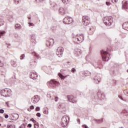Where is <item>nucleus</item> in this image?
Segmentation results:
<instances>
[{
    "instance_id": "47",
    "label": "nucleus",
    "mask_w": 128,
    "mask_h": 128,
    "mask_svg": "<svg viewBox=\"0 0 128 128\" xmlns=\"http://www.w3.org/2000/svg\"><path fill=\"white\" fill-rule=\"evenodd\" d=\"M106 4L108 6H110V2H106Z\"/></svg>"
},
{
    "instance_id": "51",
    "label": "nucleus",
    "mask_w": 128,
    "mask_h": 128,
    "mask_svg": "<svg viewBox=\"0 0 128 128\" xmlns=\"http://www.w3.org/2000/svg\"><path fill=\"white\" fill-rule=\"evenodd\" d=\"M32 54H33L34 56H36V53L34 52H32Z\"/></svg>"
},
{
    "instance_id": "26",
    "label": "nucleus",
    "mask_w": 128,
    "mask_h": 128,
    "mask_svg": "<svg viewBox=\"0 0 128 128\" xmlns=\"http://www.w3.org/2000/svg\"><path fill=\"white\" fill-rule=\"evenodd\" d=\"M6 32L4 30H0V38H2Z\"/></svg>"
},
{
    "instance_id": "60",
    "label": "nucleus",
    "mask_w": 128,
    "mask_h": 128,
    "mask_svg": "<svg viewBox=\"0 0 128 128\" xmlns=\"http://www.w3.org/2000/svg\"><path fill=\"white\" fill-rule=\"evenodd\" d=\"M95 68H98V66H94Z\"/></svg>"
},
{
    "instance_id": "57",
    "label": "nucleus",
    "mask_w": 128,
    "mask_h": 128,
    "mask_svg": "<svg viewBox=\"0 0 128 128\" xmlns=\"http://www.w3.org/2000/svg\"><path fill=\"white\" fill-rule=\"evenodd\" d=\"M28 20H31L32 18L30 16H28Z\"/></svg>"
},
{
    "instance_id": "2",
    "label": "nucleus",
    "mask_w": 128,
    "mask_h": 128,
    "mask_svg": "<svg viewBox=\"0 0 128 128\" xmlns=\"http://www.w3.org/2000/svg\"><path fill=\"white\" fill-rule=\"evenodd\" d=\"M102 58L104 62H108L110 59V54L106 51L102 50L100 51Z\"/></svg>"
},
{
    "instance_id": "1",
    "label": "nucleus",
    "mask_w": 128,
    "mask_h": 128,
    "mask_svg": "<svg viewBox=\"0 0 128 128\" xmlns=\"http://www.w3.org/2000/svg\"><path fill=\"white\" fill-rule=\"evenodd\" d=\"M60 82L54 79L51 80L47 82V85L50 88H56L60 86Z\"/></svg>"
},
{
    "instance_id": "44",
    "label": "nucleus",
    "mask_w": 128,
    "mask_h": 128,
    "mask_svg": "<svg viewBox=\"0 0 128 128\" xmlns=\"http://www.w3.org/2000/svg\"><path fill=\"white\" fill-rule=\"evenodd\" d=\"M30 26H34V24L33 23H29Z\"/></svg>"
},
{
    "instance_id": "6",
    "label": "nucleus",
    "mask_w": 128,
    "mask_h": 128,
    "mask_svg": "<svg viewBox=\"0 0 128 128\" xmlns=\"http://www.w3.org/2000/svg\"><path fill=\"white\" fill-rule=\"evenodd\" d=\"M104 22L106 26H112V17H104Z\"/></svg>"
},
{
    "instance_id": "42",
    "label": "nucleus",
    "mask_w": 128,
    "mask_h": 128,
    "mask_svg": "<svg viewBox=\"0 0 128 128\" xmlns=\"http://www.w3.org/2000/svg\"><path fill=\"white\" fill-rule=\"evenodd\" d=\"M76 68H72V70H71V72H76Z\"/></svg>"
},
{
    "instance_id": "28",
    "label": "nucleus",
    "mask_w": 128,
    "mask_h": 128,
    "mask_svg": "<svg viewBox=\"0 0 128 128\" xmlns=\"http://www.w3.org/2000/svg\"><path fill=\"white\" fill-rule=\"evenodd\" d=\"M2 60V58L0 57V68L4 66V62Z\"/></svg>"
},
{
    "instance_id": "22",
    "label": "nucleus",
    "mask_w": 128,
    "mask_h": 128,
    "mask_svg": "<svg viewBox=\"0 0 128 128\" xmlns=\"http://www.w3.org/2000/svg\"><path fill=\"white\" fill-rule=\"evenodd\" d=\"M11 64H12V66H14V68H16L18 66V62H16L14 60H11Z\"/></svg>"
},
{
    "instance_id": "15",
    "label": "nucleus",
    "mask_w": 128,
    "mask_h": 128,
    "mask_svg": "<svg viewBox=\"0 0 128 128\" xmlns=\"http://www.w3.org/2000/svg\"><path fill=\"white\" fill-rule=\"evenodd\" d=\"M36 35L32 34L31 36V42L32 44V46H36Z\"/></svg>"
},
{
    "instance_id": "36",
    "label": "nucleus",
    "mask_w": 128,
    "mask_h": 128,
    "mask_svg": "<svg viewBox=\"0 0 128 128\" xmlns=\"http://www.w3.org/2000/svg\"><path fill=\"white\" fill-rule=\"evenodd\" d=\"M36 112H40V106H36Z\"/></svg>"
},
{
    "instance_id": "19",
    "label": "nucleus",
    "mask_w": 128,
    "mask_h": 128,
    "mask_svg": "<svg viewBox=\"0 0 128 128\" xmlns=\"http://www.w3.org/2000/svg\"><path fill=\"white\" fill-rule=\"evenodd\" d=\"M18 118H20V116H18V114H14L12 116V118L13 120H18Z\"/></svg>"
},
{
    "instance_id": "9",
    "label": "nucleus",
    "mask_w": 128,
    "mask_h": 128,
    "mask_svg": "<svg viewBox=\"0 0 128 128\" xmlns=\"http://www.w3.org/2000/svg\"><path fill=\"white\" fill-rule=\"evenodd\" d=\"M73 22L72 18L68 16L66 17L63 20V22L65 24H72Z\"/></svg>"
},
{
    "instance_id": "7",
    "label": "nucleus",
    "mask_w": 128,
    "mask_h": 128,
    "mask_svg": "<svg viewBox=\"0 0 128 128\" xmlns=\"http://www.w3.org/2000/svg\"><path fill=\"white\" fill-rule=\"evenodd\" d=\"M90 22V19L88 16H83L82 18V23L84 26H88Z\"/></svg>"
},
{
    "instance_id": "21",
    "label": "nucleus",
    "mask_w": 128,
    "mask_h": 128,
    "mask_svg": "<svg viewBox=\"0 0 128 128\" xmlns=\"http://www.w3.org/2000/svg\"><path fill=\"white\" fill-rule=\"evenodd\" d=\"M90 74H91V73L88 70H86L82 72V75L85 76H90Z\"/></svg>"
},
{
    "instance_id": "59",
    "label": "nucleus",
    "mask_w": 128,
    "mask_h": 128,
    "mask_svg": "<svg viewBox=\"0 0 128 128\" xmlns=\"http://www.w3.org/2000/svg\"><path fill=\"white\" fill-rule=\"evenodd\" d=\"M90 30H92V28H89Z\"/></svg>"
},
{
    "instance_id": "17",
    "label": "nucleus",
    "mask_w": 128,
    "mask_h": 128,
    "mask_svg": "<svg viewBox=\"0 0 128 128\" xmlns=\"http://www.w3.org/2000/svg\"><path fill=\"white\" fill-rule=\"evenodd\" d=\"M38 100H40V98H38V95L34 96V97L31 99V101L33 104H36Z\"/></svg>"
},
{
    "instance_id": "54",
    "label": "nucleus",
    "mask_w": 128,
    "mask_h": 128,
    "mask_svg": "<svg viewBox=\"0 0 128 128\" xmlns=\"http://www.w3.org/2000/svg\"><path fill=\"white\" fill-rule=\"evenodd\" d=\"M83 126L84 128H88V127L86 125V124L83 125Z\"/></svg>"
},
{
    "instance_id": "48",
    "label": "nucleus",
    "mask_w": 128,
    "mask_h": 128,
    "mask_svg": "<svg viewBox=\"0 0 128 128\" xmlns=\"http://www.w3.org/2000/svg\"><path fill=\"white\" fill-rule=\"evenodd\" d=\"M51 30H56V26H52L51 27Z\"/></svg>"
},
{
    "instance_id": "55",
    "label": "nucleus",
    "mask_w": 128,
    "mask_h": 128,
    "mask_svg": "<svg viewBox=\"0 0 128 128\" xmlns=\"http://www.w3.org/2000/svg\"><path fill=\"white\" fill-rule=\"evenodd\" d=\"M68 64L69 66H70L71 64L70 62H68Z\"/></svg>"
},
{
    "instance_id": "39",
    "label": "nucleus",
    "mask_w": 128,
    "mask_h": 128,
    "mask_svg": "<svg viewBox=\"0 0 128 128\" xmlns=\"http://www.w3.org/2000/svg\"><path fill=\"white\" fill-rule=\"evenodd\" d=\"M19 128H26V124H22Z\"/></svg>"
},
{
    "instance_id": "32",
    "label": "nucleus",
    "mask_w": 128,
    "mask_h": 128,
    "mask_svg": "<svg viewBox=\"0 0 128 128\" xmlns=\"http://www.w3.org/2000/svg\"><path fill=\"white\" fill-rule=\"evenodd\" d=\"M34 128H39V125H38V122H36V123H34Z\"/></svg>"
},
{
    "instance_id": "29",
    "label": "nucleus",
    "mask_w": 128,
    "mask_h": 128,
    "mask_svg": "<svg viewBox=\"0 0 128 128\" xmlns=\"http://www.w3.org/2000/svg\"><path fill=\"white\" fill-rule=\"evenodd\" d=\"M94 120L97 122V124H102V118L101 120L95 119Z\"/></svg>"
},
{
    "instance_id": "31",
    "label": "nucleus",
    "mask_w": 128,
    "mask_h": 128,
    "mask_svg": "<svg viewBox=\"0 0 128 128\" xmlns=\"http://www.w3.org/2000/svg\"><path fill=\"white\" fill-rule=\"evenodd\" d=\"M14 2L16 4H18L22 2V0H14Z\"/></svg>"
},
{
    "instance_id": "61",
    "label": "nucleus",
    "mask_w": 128,
    "mask_h": 128,
    "mask_svg": "<svg viewBox=\"0 0 128 128\" xmlns=\"http://www.w3.org/2000/svg\"><path fill=\"white\" fill-rule=\"evenodd\" d=\"M0 126H2V124H0Z\"/></svg>"
},
{
    "instance_id": "3",
    "label": "nucleus",
    "mask_w": 128,
    "mask_h": 128,
    "mask_svg": "<svg viewBox=\"0 0 128 128\" xmlns=\"http://www.w3.org/2000/svg\"><path fill=\"white\" fill-rule=\"evenodd\" d=\"M70 122V117L66 116H64L60 121V124L63 128H66Z\"/></svg>"
},
{
    "instance_id": "24",
    "label": "nucleus",
    "mask_w": 128,
    "mask_h": 128,
    "mask_svg": "<svg viewBox=\"0 0 128 128\" xmlns=\"http://www.w3.org/2000/svg\"><path fill=\"white\" fill-rule=\"evenodd\" d=\"M122 114L126 116H128V110H123L122 112Z\"/></svg>"
},
{
    "instance_id": "38",
    "label": "nucleus",
    "mask_w": 128,
    "mask_h": 128,
    "mask_svg": "<svg viewBox=\"0 0 128 128\" xmlns=\"http://www.w3.org/2000/svg\"><path fill=\"white\" fill-rule=\"evenodd\" d=\"M43 113L44 114H48V111L46 110H44L43 112Z\"/></svg>"
},
{
    "instance_id": "49",
    "label": "nucleus",
    "mask_w": 128,
    "mask_h": 128,
    "mask_svg": "<svg viewBox=\"0 0 128 128\" xmlns=\"http://www.w3.org/2000/svg\"><path fill=\"white\" fill-rule=\"evenodd\" d=\"M32 125L30 124H28L27 126L28 128H32Z\"/></svg>"
},
{
    "instance_id": "40",
    "label": "nucleus",
    "mask_w": 128,
    "mask_h": 128,
    "mask_svg": "<svg viewBox=\"0 0 128 128\" xmlns=\"http://www.w3.org/2000/svg\"><path fill=\"white\" fill-rule=\"evenodd\" d=\"M36 116H38V118H40V116H42V114H40V112H38L36 114Z\"/></svg>"
},
{
    "instance_id": "45",
    "label": "nucleus",
    "mask_w": 128,
    "mask_h": 128,
    "mask_svg": "<svg viewBox=\"0 0 128 128\" xmlns=\"http://www.w3.org/2000/svg\"><path fill=\"white\" fill-rule=\"evenodd\" d=\"M101 98L102 100H104V94H102Z\"/></svg>"
},
{
    "instance_id": "41",
    "label": "nucleus",
    "mask_w": 128,
    "mask_h": 128,
    "mask_svg": "<svg viewBox=\"0 0 128 128\" xmlns=\"http://www.w3.org/2000/svg\"><path fill=\"white\" fill-rule=\"evenodd\" d=\"M112 2L113 4H116L118 2V0H112Z\"/></svg>"
},
{
    "instance_id": "16",
    "label": "nucleus",
    "mask_w": 128,
    "mask_h": 128,
    "mask_svg": "<svg viewBox=\"0 0 128 128\" xmlns=\"http://www.w3.org/2000/svg\"><path fill=\"white\" fill-rule=\"evenodd\" d=\"M68 99L70 102H72L73 104H74V102H76V98H74V96H68Z\"/></svg>"
},
{
    "instance_id": "37",
    "label": "nucleus",
    "mask_w": 128,
    "mask_h": 128,
    "mask_svg": "<svg viewBox=\"0 0 128 128\" xmlns=\"http://www.w3.org/2000/svg\"><path fill=\"white\" fill-rule=\"evenodd\" d=\"M24 58H25L24 54H22L20 56V60H24Z\"/></svg>"
},
{
    "instance_id": "8",
    "label": "nucleus",
    "mask_w": 128,
    "mask_h": 128,
    "mask_svg": "<svg viewBox=\"0 0 128 128\" xmlns=\"http://www.w3.org/2000/svg\"><path fill=\"white\" fill-rule=\"evenodd\" d=\"M64 48L58 47L56 50V54L58 58H62V54H64Z\"/></svg>"
},
{
    "instance_id": "46",
    "label": "nucleus",
    "mask_w": 128,
    "mask_h": 128,
    "mask_svg": "<svg viewBox=\"0 0 128 128\" xmlns=\"http://www.w3.org/2000/svg\"><path fill=\"white\" fill-rule=\"evenodd\" d=\"M30 110H34V106L32 105L31 106H30Z\"/></svg>"
},
{
    "instance_id": "5",
    "label": "nucleus",
    "mask_w": 128,
    "mask_h": 128,
    "mask_svg": "<svg viewBox=\"0 0 128 128\" xmlns=\"http://www.w3.org/2000/svg\"><path fill=\"white\" fill-rule=\"evenodd\" d=\"M0 92L1 96H4L5 98L10 96V90L8 88L1 90Z\"/></svg>"
},
{
    "instance_id": "18",
    "label": "nucleus",
    "mask_w": 128,
    "mask_h": 128,
    "mask_svg": "<svg viewBox=\"0 0 128 128\" xmlns=\"http://www.w3.org/2000/svg\"><path fill=\"white\" fill-rule=\"evenodd\" d=\"M30 78L32 80H36L38 78V74L36 72H32L30 74Z\"/></svg>"
},
{
    "instance_id": "13",
    "label": "nucleus",
    "mask_w": 128,
    "mask_h": 128,
    "mask_svg": "<svg viewBox=\"0 0 128 128\" xmlns=\"http://www.w3.org/2000/svg\"><path fill=\"white\" fill-rule=\"evenodd\" d=\"M122 8L124 10H126V12H128V1L124 2L122 1Z\"/></svg>"
},
{
    "instance_id": "58",
    "label": "nucleus",
    "mask_w": 128,
    "mask_h": 128,
    "mask_svg": "<svg viewBox=\"0 0 128 128\" xmlns=\"http://www.w3.org/2000/svg\"><path fill=\"white\" fill-rule=\"evenodd\" d=\"M6 104L7 106L9 107L8 104V102H6Z\"/></svg>"
},
{
    "instance_id": "20",
    "label": "nucleus",
    "mask_w": 128,
    "mask_h": 128,
    "mask_svg": "<svg viewBox=\"0 0 128 128\" xmlns=\"http://www.w3.org/2000/svg\"><path fill=\"white\" fill-rule=\"evenodd\" d=\"M122 28L126 30H128V22H125L122 25Z\"/></svg>"
},
{
    "instance_id": "43",
    "label": "nucleus",
    "mask_w": 128,
    "mask_h": 128,
    "mask_svg": "<svg viewBox=\"0 0 128 128\" xmlns=\"http://www.w3.org/2000/svg\"><path fill=\"white\" fill-rule=\"evenodd\" d=\"M4 109H0V114H4Z\"/></svg>"
},
{
    "instance_id": "50",
    "label": "nucleus",
    "mask_w": 128,
    "mask_h": 128,
    "mask_svg": "<svg viewBox=\"0 0 128 128\" xmlns=\"http://www.w3.org/2000/svg\"><path fill=\"white\" fill-rule=\"evenodd\" d=\"M54 100H55V102H58V97H56L54 98Z\"/></svg>"
},
{
    "instance_id": "4",
    "label": "nucleus",
    "mask_w": 128,
    "mask_h": 128,
    "mask_svg": "<svg viewBox=\"0 0 128 128\" xmlns=\"http://www.w3.org/2000/svg\"><path fill=\"white\" fill-rule=\"evenodd\" d=\"M73 40L77 44H79V42H82L84 40V36L82 34L76 35V36H73Z\"/></svg>"
},
{
    "instance_id": "30",
    "label": "nucleus",
    "mask_w": 128,
    "mask_h": 128,
    "mask_svg": "<svg viewBox=\"0 0 128 128\" xmlns=\"http://www.w3.org/2000/svg\"><path fill=\"white\" fill-rule=\"evenodd\" d=\"M58 76H60V78L61 80L64 79V76H62V74L60 73H58Z\"/></svg>"
},
{
    "instance_id": "27",
    "label": "nucleus",
    "mask_w": 128,
    "mask_h": 128,
    "mask_svg": "<svg viewBox=\"0 0 128 128\" xmlns=\"http://www.w3.org/2000/svg\"><path fill=\"white\" fill-rule=\"evenodd\" d=\"M4 19L0 18V26H4Z\"/></svg>"
},
{
    "instance_id": "33",
    "label": "nucleus",
    "mask_w": 128,
    "mask_h": 128,
    "mask_svg": "<svg viewBox=\"0 0 128 128\" xmlns=\"http://www.w3.org/2000/svg\"><path fill=\"white\" fill-rule=\"evenodd\" d=\"M6 128H14V126L12 124H8Z\"/></svg>"
},
{
    "instance_id": "35",
    "label": "nucleus",
    "mask_w": 128,
    "mask_h": 128,
    "mask_svg": "<svg viewBox=\"0 0 128 128\" xmlns=\"http://www.w3.org/2000/svg\"><path fill=\"white\" fill-rule=\"evenodd\" d=\"M124 94H126V96H128V89L124 90Z\"/></svg>"
},
{
    "instance_id": "10",
    "label": "nucleus",
    "mask_w": 128,
    "mask_h": 128,
    "mask_svg": "<svg viewBox=\"0 0 128 128\" xmlns=\"http://www.w3.org/2000/svg\"><path fill=\"white\" fill-rule=\"evenodd\" d=\"M59 12L62 16H64L68 12V9L66 8H64L62 7H60L59 8Z\"/></svg>"
},
{
    "instance_id": "56",
    "label": "nucleus",
    "mask_w": 128,
    "mask_h": 128,
    "mask_svg": "<svg viewBox=\"0 0 128 128\" xmlns=\"http://www.w3.org/2000/svg\"><path fill=\"white\" fill-rule=\"evenodd\" d=\"M31 109H30L29 108H28V112H32V110H30Z\"/></svg>"
},
{
    "instance_id": "11",
    "label": "nucleus",
    "mask_w": 128,
    "mask_h": 128,
    "mask_svg": "<svg viewBox=\"0 0 128 128\" xmlns=\"http://www.w3.org/2000/svg\"><path fill=\"white\" fill-rule=\"evenodd\" d=\"M54 40L51 38L47 42L46 46L48 48H52V46H54Z\"/></svg>"
},
{
    "instance_id": "53",
    "label": "nucleus",
    "mask_w": 128,
    "mask_h": 128,
    "mask_svg": "<svg viewBox=\"0 0 128 128\" xmlns=\"http://www.w3.org/2000/svg\"><path fill=\"white\" fill-rule=\"evenodd\" d=\"M5 118H8V114H6L4 116Z\"/></svg>"
},
{
    "instance_id": "52",
    "label": "nucleus",
    "mask_w": 128,
    "mask_h": 128,
    "mask_svg": "<svg viewBox=\"0 0 128 128\" xmlns=\"http://www.w3.org/2000/svg\"><path fill=\"white\" fill-rule=\"evenodd\" d=\"M77 122H78V124H80V119H78V120H77Z\"/></svg>"
},
{
    "instance_id": "23",
    "label": "nucleus",
    "mask_w": 128,
    "mask_h": 128,
    "mask_svg": "<svg viewBox=\"0 0 128 128\" xmlns=\"http://www.w3.org/2000/svg\"><path fill=\"white\" fill-rule=\"evenodd\" d=\"M15 30H20L22 28V25L20 24H16L14 26Z\"/></svg>"
},
{
    "instance_id": "25",
    "label": "nucleus",
    "mask_w": 128,
    "mask_h": 128,
    "mask_svg": "<svg viewBox=\"0 0 128 128\" xmlns=\"http://www.w3.org/2000/svg\"><path fill=\"white\" fill-rule=\"evenodd\" d=\"M62 2L64 4H68L70 2V0H62Z\"/></svg>"
},
{
    "instance_id": "14",
    "label": "nucleus",
    "mask_w": 128,
    "mask_h": 128,
    "mask_svg": "<svg viewBox=\"0 0 128 128\" xmlns=\"http://www.w3.org/2000/svg\"><path fill=\"white\" fill-rule=\"evenodd\" d=\"M94 82L96 84L100 82V74H97L94 78Z\"/></svg>"
},
{
    "instance_id": "34",
    "label": "nucleus",
    "mask_w": 128,
    "mask_h": 128,
    "mask_svg": "<svg viewBox=\"0 0 128 128\" xmlns=\"http://www.w3.org/2000/svg\"><path fill=\"white\" fill-rule=\"evenodd\" d=\"M30 122H34V124H36V120H34V118H32L30 119Z\"/></svg>"
},
{
    "instance_id": "12",
    "label": "nucleus",
    "mask_w": 128,
    "mask_h": 128,
    "mask_svg": "<svg viewBox=\"0 0 128 128\" xmlns=\"http://www.w3.org/2000/svg\"><path fill=\"white\" fill-rule=\"evenodd\" d=\"M82 51L80 49H75L74 54L76 56L78 57L82 55Z\"/></svg>"
}]
</instances>
